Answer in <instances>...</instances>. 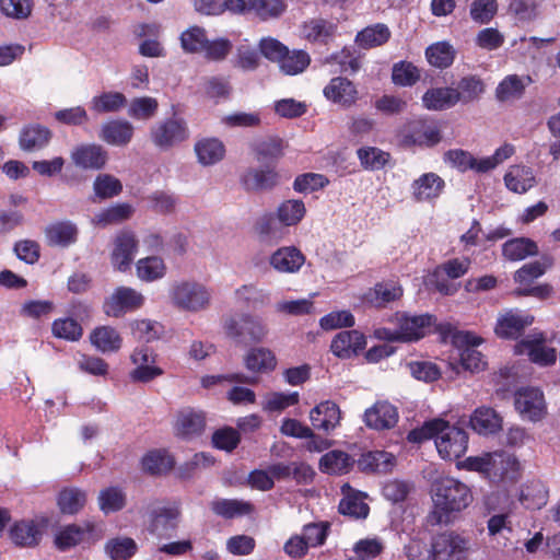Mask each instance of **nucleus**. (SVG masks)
Instances as JSON below:
<instances>
[{
	"label": "nucleus",
	"mask_w": 560,
	"mask_h": 560,
	"mask_svg": "<svg viewBox=\"0 0 560 560\" xmlns=\"http://www.w3.org/2000/svg\"><path fill=\"white\" fill-rule=\"evenodd\" d=\"M429 481L432 509L428 513L427 522L432 526H448L460 520L463 512L474 502L471 488L464 481L443 474Z\"/></svg>",
	"instance_id": "nucleus-1"
},
{
	"label": "nucleus",
	"mask_w": 560,
	"mask_h": 560,
	"mask_svg": "<svg viewBox=\"0 0 560 560\" xmlns=\"http://www.w3.org/2000/svg\"><path fill=\"white\" fill-rule=\"evenodd\" d=\"M434 438L439 455L446 460L460 458L468 447V434L458 427L450 425L443 419H433L422 423V440Z\"/></svg>",
	"instance_id": "nucleus-2"
},
{
	"label": "nucleus",
	"mask_w": 560,
	"mask_h": 560,
	"mask_svg": "<svg viewBox=\"0 0 560 560\" xmlns=\"http://www.w3.org/2000/svg\"><path fill=\"white\" fill-rule=\"evenodd\" d=\"M171 304L184 312L198 313L208 308L211 302L209 289L200 282L180 280L168 290Z\"/></svg>",
	"instance_id": "nucleus-3"
},
{
	"label": "nucleus",
	"mask_w": 560,
	"mask_h": 560,
	"mask_svg": "<svg viewBox=\"0 0 560 560\" xmlns=\"http://www.w3.org/2000/svg\"><path fill=\"white\" fill-rule=\"evenodd\" d=\"M470 540L454 532L446 530L432 538L428 560H468Z\"/></svg>",
	"instance_id": "nucleus-4"
},
{
	"label": "nucleus",
	"mask_w": 560,
	"mask_h": 560,
	"mask_svg": "<svg viewBox=\"0 0 560 560\" xmlns=\"http://www.w3.org/2000/svg\"><path fill=\"white\" fill-rule=\"evenodd\" d=\"M149 532L160 538H171L180 520V510L175 503L153 501L148 504Z\"/></svg>",
	"instance_id": "nucleus-5"
},
{
	"label": "nucleus",
	"mask_w": 560,
	"mask_h": 560,
	"mask_svg": "<svg viewBox=\"0 0 560 560\" xmlns=\"http://www.w3.org/2000/svg\"><path fill=\"white\" fill-rule=\"evenodd\" d=\"M224 330L231 338L249 342H261L269 332L265 320L259 316L250 314L226 318L224 320Z\"/></svg>",
	"instance_id": "nucleus-6"
},
{
	"label": "nucleus",
	"mask_w": 560,
	"mask_h": 560,
	"mask_svg": "<svg viewBox=\"0 0 560 560\" xmlns=\"http://www.w3.org/2000/svg\"><path fill=\"white\" fill-rule=\"evenodd\" d=\"M306 212L302 200L289 199L281 202L275 214L266 215L259 222V232L261 234L273 235L276 220L282 226H294L302 221Z\"/></svg>",
	"instance_id": "nucleus-7"
},
{
	"label": "nucleus",
	"mask_w": 560,
	"mask_h": 560,
	"mask_svg": "<svg viewBox=\"0 0 560 560\" xmlns=\"http://www.w3.org/2000/svg\"><path fill=\"white\" fill-rule=\"evenodd\" d=\"M189 136L186 122L180 118H168L158 122L150 130L153 144L161 150H168L185 141Z\"/></svg>",
	"instance_id": "nucleus-8"
},
{
	"label": "nucleus",
	"mask_w": 560,
	"mask_h": 560,
	"mask_svg": "<svg viewBox=\"0 0 560 560\" xmlns=\"http://www.w3.org/2000/svg\"><path fill=\"white\" fill-rule=\"evenodd\" d=\"M452 341L459 349V362L463 369L470 372L485 369L483 355L476 349L482 342V338L470 331L458 330L453 334Z\"/></svg>",
	"instance_id": "nucleus-9"
},
{
	"label": "nucleus",
	"mask_w": 560,
	"mask_h": 560,
	"mask_svg": "<svg viewBox=\"0 0 560 560\" xmlns=\"http://www.w3.org/2000/svg\"><path fill=\"white\" fill-rule=\"evenodd\" d=\"M514 406L521 417L530 422H538L547 415L544 393L537 387H523L515 393Z\"/></svg>",
	"instance_id": "nucleus-10"
},
{
	"label": "nucleus",
	"mask_w": 560,
	"mask_h": 560,
	"mask_svg": "<svg viewBox=\"0 0 560 560\" xmlns=\"http://www.w3.org/2000/svg\"><path fill=\"white\" fill-rule=\"evenodd\" d=\"M144 295L131 287H118L104 302V312L112 317H120L144 305Z\"/></svg>",
	"instance_id": "nucleus-11"
},
{
	"label": "nucleus",
	"mask_w": 560,
	"mask_h": 560,
	"mask_svg": "<svg viewBox=\"0 0 560 560\" xmlns=\"http://www.w3.org/2000/svg\"><path fill=\"white\" fill-rule=\"evenodd\" d=\"M231 12L252 14L261 21L278 19L287 9L284 0H228Z\"/></svg>",
	"instance_id": "nucleus-12"
},
{
	"label": "nucleus",
	"mask_w": 560,
	"mask_h": 560,
	"mask_svg": "<svg viewBox=\"0 0 560 560\" xmlns=\"http://www.w3.org/2000/svg\"><path fill=\"white\" fill-rule=\"evenodd\" d=\"M138 248L139 241L135 232L130 230L119 231L114 237L110 253V262L114 269L119 272H127L138 253Z\"/></svg>",
	"instance_id": "nucleus-13"
},
{
	"label": "nucleus",
	"mask_w": 560,
	"mask_h": 560,
	"mask_svg": "<svg viewBox=\"0 0 560 560\" xmlns=\"http://www.w3.org/2000/svg\"><path fill=\"white\" fill-rule=\"evenodd\" d=\"M515 350L541 366L553 364L557 360L556 349L545 345V336L541 332L528 335L515 346Z\"/></svg>",
	"instance_id": "nucleus-14"
},
{
	"label": "nucleus",
	"mask_w": 560,
	"mask_h": 560,
	"mask_svg": "<svg viewBox=\"0 0 560 560\" xmlns=\"http://www.w3.org/2000/svg\"><path fill=\"white\" fill-rule=\"evenodd\" d=\"M399 419L398 409L387 400H378L363 415L364 424L375 431L393 429Z\"/></svg>",
	"instance_id": "nucleus-15"
},
{
	"label": "nucleus",
	"mask_w": 560,
	"mask_h": 560,
	"mask_svg": "<svg viewBox=\"0 0 560 560\" xmlns=\"http://www.w3.org/2000/svg\"><path fill=\"white\" fill-rule=\"evenodd\" d=\"M323 93L328 101L343 108H350L359 100L355 84L345 77L332 78L324 88Z\"/></svg>",
	"instance_id": "nucleus-16"
},
{
	"label": "nucleus",
	"mask_w": 560,
	"mask_h": 560,
	"mask_svg": "<svg viewBox=\"0 0 560 560\" xmlns=\"http://www.w3.org/2000/svg\"><path fill=\"white\" fill-rule=\"evenodd\" d=\"M521 464L517 458L505 452H493L489 478L492 482L515 481L520 476Z\"/></svg>",
	"instance_id": "nucleus-17"
},
{
	"label": "nucleus",
	"mask_w": 560,
	"mask_h": 560,
	"mask_svg": "<svg viewBox=\"0 0 560 560\" xmlns=\"http://www.w3.org/2000/svg\"><path fill=\"white\" fill-rule=\"evenodd\" d=\"M310 420L314 429L328 434L339 427L341 410L336 402L325 400L310 411Z\"/></svg>",
	"instance_id": "nucleus-18"
},
{
	"label": "nucleus",
	"mask_w": 560,
	"mask_h": 560,
	"mask_svg": "<svg viewBox=\"0 0 560 560\" xmlns=\"http://www.w3.org/2000/svg\"><path fill=\"white\" fill-rule=\"evenodd\" d=\"M71 160L80 168L101 170L107 162V152L100 144H81L72 150Z\"/></svg>",
	"instance_id": "nucleus-19"
},
{
	"label": "nucleus",
	"mask_w": 560,
	"mask_h": 560,
	"mask_svg": "<svg viewBox=\"0 0 560 560\" xmlns=\"http://www.w3.org/2000/svg\"><path fill=\"white\" fill-rule=\"evenodd\" d=\"M365 345V337L362 332L358 330H342L332 339L330 349L338 358L348 359L362 351Z\"/></svg>",
	"instance_id": "nucleus-20"
},
{
	"label": "nucleus",
	"mask_w": 560,
	"mask_h": 560,
	"mask_svg": "<svg viewBox=\"0 0 560 560\" xmlns=\"http://www.w3.org/2000/svg\"><path fill=\"white\" fill-rule=\"evenodd\" d=\"M135 128L125 119H113L101 126L98 138L107 144L126 147L133 137Z\"/></svg>",
	"instance_id": "nucleus-21"
},
{
	"label": "nucleus",
	"mask_w": 560,
	"mask_h": 560,
	"mask_svg": "<svg viewBox=\"0 0 560 560\" xmlns=\"http://www.w3.org/2000/svg\"><path fill=\"white\" fill-rule=\"evenodd\" d=\"M534 317L518 312L509 311L498 317L494 331L498 337L515 339L532 325Z\"/></svg>",
	"instance_id": "nucleus-22"
},
{
	"label": "nucleus",
	"mask_w": 560,
	"mask_h": 560,
	"mask_svg": "<svg viewBox=\"0 0 560 560\" xmlns=\"http://www.w3.org/2000/svg\"><path fill=\"white\" fill-rule=\"evenodd\" d=\"M342 499L339 502V512L353 518H365L370 508L364 502V493L354 490L349 483L341 487Z\"/></svg>",
	"instance_id": "nucleus-23"
},
{
	"label": "nucleus",
	"mask_w": 560,
	"mask_h": 560,
	"mask_svg": "<svg viewBox=\"0 0 560 560\" xmlns=\"http://www.w3.org/2000/svg\"><path fill=\"white\" fill-rule=\"evenodd\" d=\"M305 261L304 255L294 246L277 249L269 258L270 266L278 272L294 273Z\"/></svg>",
	"instance_id": "nucleus-24"
},
{
	"label": "nucleus",
	"mask_w": 560,
	"mask_h": 560,
	"mask_svg": "<svg viewBox=\"0 0 560 560\" xmlns=\"http://www.w3.org/2000/svg\"><path fill=\"white\" fill-rule=\"evenodd\" d=\"M502 417L490 407H479L470 416V428L480 435H490L502 429Z\"/></svg>",
	"instance_id": "nucleus-25"
},
{
	"label": "nucleus",
	"mask_w": 560,
	"mask_h": 560,
	"mask_svg": "<svg viewBox=\"0 0 560 560\" xmlns=\"http://www.w3.org/2000/svg\"><path fill=\"white\" fill-rule=\"evenodd\" d=\"M549 491L546 485L538 479L526 481L520 493L521 503L529 510H539L548 502Z\"/></svg>",
	"instance_id": "nucleus-26"
},
{
	"label": "nucleus",
	"mask_w": 560,
	"mask_h": 560,
	"mask_svg": "<svg viewBox=\"0 0 560 560\" xmlns=\"http://www.w3.org/2000/svg\"><path fill=\"white\" fill-rule=\"evenodd\" d=\"M133 214V208L127 202L115 203L108 208H105L93 215L91 222L93 225L98 228H107L122 223L131 218Z\"/></svg>",
	"instance_id": "nucleus-27"
},
{
	"label": "nucleus",
	"mask_w": 560,
	"mask_h": 560,
	"mask_svg": "<svg viewBox=\"0 0 560 560\" xmlns=\"http://www.w3.org/2000/svg\"><path fill=\"white\" fill-rule=\"evenodd\" d=\"M205 428V417L201 412L190 409L178 412L174 430L177 436L190 439L202 432Z\"/></svg>",
	"instance_id": "nucleus-28"
},
{
	"label": "nucleus",
	"mask_w": 560,
	"mask_h": 560,
	"mask_svg": "<svg viewBox=\"0 0 560 560\" xmlns=\"http://www.w3.org/2000/svg\"><path fill=\"white\" fill-rule=\"evenodd\" d=\"M458 103V94L454 88H432L422 95V104L431 110H444Z\"/></svg>",
	"instance_id": "nucleus-29"
},
{
	"label": "nucleus",
	"mask_w": 560,
	"mask_h": 560,
	"mask_svg": "<svg viewBox=\"0 0 560 560\" xmlns=\"http://www.w3.org/2000/svg\"><path fill=\"white\" fill-rule=\"evenodd\" d=\"M358 464L362 471L387 474L390 472L396 465V458L392 453L374 451L362 454Z\"/></svg>",
	"instance_id": "nucleus-30"
},
{
	"label": "nucleus",
	"mask_w": 560,
	"mask_h": 560,
	"mask_svg": "<svg viewBox=\"0 0 560 560\" xmlns=\"http://www.w3.org/2000/svg\"><path fill=\"white\" fill-rule=\"evenodd\" d=\"M90 341L103 353L117 352L122 346L121 336L110 326L96 327L90 335Z\"/></svg>",
	"instance_id": "nucleus-31"
},
{
	"label": "nucleus",
	"mask_w": 560,
	"mask_h": 560,
	"mask_svg": "<svg viewBox=\"0 0 560 560\" xmlns=\"http://www.w3.org/2000/svg\"><path fill=\"white\" fill-rule=\"evenodd\" d=\"M504 183L509 190L517 194H524L534 187L536 180L530 167L513 165L504 175Z\"/></svg>",
	"instance_id": "nucleus-32"
},
{
	"label": "nucleus",
	"mask_w": 560,
	"mask_h": 560,
	"mask_svg": "<svg viewBox=\"0 0 560 560\" xmlns=\"http://www.w3.org/2000/svg\"><path fill=\"white\" fill-rule=\"evenodd\" d=\"M247 190H268L278 184V174L273 168H249L242 176Z\"/></svg>",
	"instance_id": "nucleus-33"
},
{
	"label": "nucleus",
	"mask_w": 560,
	"mask_h": 560,
	"mask_svg": "<svg viewBox=\"0 0 560 560\" xmlns=\"http://www.w3.org/2000/svg\"><path fill=\"white\" fill-rule=\"evenodd\" d=\"M246 369L255 373H267L275 370L277 359L275 353L267 348H252L244 357Z\"/></svg>",
	"instance_id": "nucleus-34"
},
{
	"label": "nucleus",
	"mask_w": 560,
	"mask_h": 560,
	"mask_svg": "<svg viewBox=\"0 0 560 560\" xmlns=\"http://www.w3.org/2000/svg\"><path fill=\"white\" fill-rule=\"evenodd\" d=\"M402 295V289L394 281L381 282L375 284L365 293L366 303L375 307H383L387 303L398 300Z\"/></svg>",
	"instance_id": "nucleus-35"
},
{
	"label": "nucleus",
	"mask_w": 560,
	"mask_h": 560,
	"mask_svg": "<svg viewBox=\"0 0 560 560\" xmlns=\"http://www.w3.org/2000/svg\"><path fill=\"white\" fill-rule=\"evenodd\" d=\"M167 267L163 258L148 256L136 262V275L143 282H154L165 277Z\"/></svg>",
	"instance_id": "nucleus-36"
},
{
	"label": "nucleus",
	"mask_w": 560,
	"mask_h": 560,
	"mask_svg": "<svg viewBox=\"0 0 560 560\" xmlns=\"http://www.w3.org/2000/svg\"><path fill=\"white\" fill-rule=\"evenodd\" d=\"M198 162L205 166L220 162L225 154L224 144L215 138H205L195 144Z\"/></svg>",
	"instance_id": "nucleus-37"
},
{
	"label": "nucleus",
	"mask_w": 560,
	"mask_h": 560,
	"mask_svg": "<svg viewBox=\"0 0 560 560\" xmlns=\"http://www.w3.org/2000/svg\"><path fill=\"white\" fill-rule=\"evenodd\" d=\"M212 512L224 518H234L250 514L254 510L252 503L237 499H217L210 503Z\"/></svg>",
	"instance_id": "nucleus-38"
},
{
	"label": "nucleus",
	"mask_w": 560,
	"mask_h": 560,
	"mask_svg": "<svg viewBox=\"0 0 560 560\" xmlns=\"http://www.w3.org/2000/svg\"><path fill=\"white\" fill-rule=\"evenodd\" d=\"M42 537L38 526L33 521H21L10 529L11 540L21 547H34Z\"/></svg>",
	"instance_id": "nucleus-39"
},
{
	"label": "nucleus",
	"mask_w": 560,
	"mask_h": 560,
	"mask_svg": "<svg viewBox=\"0 0 560 560\" xmlns=\"http://www.w3.org/2000/svg\"><path fill=\"white\" fill-rule=\"evenodd\" d=\"M354 460L343 451L334 450L322 456L319 468L322 471L331 475L347 474L353 466Z\"/></svg>",
	"instance_id": "nucleus-40"
},
{
	"label": "nucleus",
	"mask_w": 560,
	"mask_h": 560,
	"mask_svg": "<svg viewBox=\"0 0 560 560\" xmlns=\"http://www.w3.org/2000/svg\"><path fill=\"white\" fill-rule=\"evenodd\" d=\"M337 31V25L324 19H313L303 24L304 37L314 43H327Z\"/></svg>",
	"instance_id": "nucleus-41"
},
{
	"label": "nucleus",
	"mask_w": 560,
	"mask_h": 560,
	"mask_svg": "<svg viewBox=\"0 0 560 560\" xmlns=\"http://www.w3.org/2000/svg\"><path fill=\"white\" fill-rule=\"evenodd\" d=\"M525 88L526 83L517 74L506 75L495 89V98L500 103H512L523 96Z\"/></svg>",
	"instance_id": "nucleus-42"
},
{
	"label": "nucleus",
	"mask_w": 560,
	"mask_h": 560,
	"mask_svg": "<svg viewBox=\"0 0 560 560\" xmlns=\"http://www.w3.org/2000/svg\"><path fill=\"white\" fill-rule=\"evenodd\" d=\"M77 235L78 229L71 222H58L46 229V238L51 246L67 247L75 242Z\"/></svg>",
	"instance_id": "nucleus-43"
},
{
	"label": "nucleus",
	"mask_w": 560,
	"mask_h": 560,
	"mask_svg": "<svg viewBox=\"0 0 560 560\" xmlns=\"http://www.w3.org/2000/svg\"><path fill=\"white\" fill-rule=\"evenodd\" d=\"M389 37V28L385 24L377 23L359 32L355 36V43L364 49H370L387 43Z\"/></svg>",
	"instance_id": "nucleus-44"
},
{
	"label": "nucleus",
	"mask_w": 560,
	"mask_h": 560,
	"mask_svg": "<svg viewBox=\"0 0 560 560\" xmlns=\"http://www.w3.org/2000/svg\"><path fill=\"white\" fill-rule=\"evenodd\" d=\"M456 50L448 42H438L425 49L428 62L440 69L448 68L455 59Z\"/></svg>",
	"instance_id": "nucleus-45"
},
{
	"label": "nucleus",
	"mask_w": 560,
	"mask_h": 560,
	"mask_svg": "<svg viewBox=\"0 0 560 560\" xmlns=\"http://www.w3.org/2000/svg\"><path fill=\"white\" fill-rule=\"evenodd\" d=\"M58 506L63 514H75L86 503V493L78 488H66L58 494Z\"/></svg>",
	"instance_id": "nucleus-46"
},
{
	"label": "nucleus",
	"mask_w": 560,
	"mask_h": 560,
	"mask_svg": "<svg viewBox=\"0 0 560 560\" xmlns=\"http://www.w3.org/2000/svg\"><path fill=\"white\" fill-rule=\"evenodd\" d=\"M455 91L458 94V103L468 104L477 101L485 93V83L477 75H467L458 81Z\"/></svg>",
	"instance_id": "nucleus-47"
},
{
	"label": "nucleus",
	"mask_w": 560,
	"mask_h": 560,
	"mask_svg": "<svg viewBox=\"0 0 560 560\" xmlns=\"http://www.w3.org/2000/svg\"><path fill=\"white\" fill-rule=\"evenodd\" d=\"M311 62L308 54L304 50L285 51L278 62L280 70L288 75H296L302 73Z\"/></svg>",
	"instance_id": "nucleus-48"
},
{
	"label": "nucleus",
	"mask_w": 560,
	"mask_h": 560,
	"mask_svg": "<svg viewBox=\"0 0 560 560\" xmlns=\"http://www.w3.org/2000/svg\"><path fill=\"white\" fill-rule=\"evenodd\" d=\"M50 140V131L42 126H30L20 136L23 150L35 151L44 148Z\"/></svg>",
	"instance_id": "nucleus-49"
},
{
	"label": "nucleus",
	"mask_w": 560,
	"mask_h": 560,
	"mask_svg": "<svg viewBox=\"0 0 560 560\" xmlns=\"http://www.w3.org/2000/svg\"><path fill=\"white\" fill-rule=\"evenodd\" d=\"M126 96L120 92H104L91 101V109L96 113H115L125 107Z\"/></svg>",
	"instance_id": "nucleus-50"
},
{
	"label": "nucleus",
	"mask_w": 560,
	"mask_h": 560,
	"mask_svg": "<svg viewBox=\"0 0 560 560\" xmlns=\"http://www.w3.org/2000/svg\"><path fill=\"white\" fill-rule=\"evenodd\" d=\"M502 253L510 260H522L529 255H535L537 245L528 238H514L503 244Z\"/></svg>",
	"instance_id": "nucleus-51"
},
{
	"label": "nucleus",
	"mask_w": 560,
	"mask_h": 560,
	"mask_svg": "<svg viewBox=\"0 0 560 560\" xmlns=\"http://www.w3.org/2000/svg\"><path fill=\"white\" fill-rule=\"evenodd\" d=\"M137 550V542L129 537L113 538L105 545V551L112 560H128Z\"/></svg>",
	"instance_id": "nucleus-52"
},
{
	"label": "nucleus",
	"mask_w": 560,
	"mask_h": 560,
	"mask_svg": "<svg viewBox=\"0 0 560 560\" xmlns=\"http://www.w3.org/2000/svg\"><path fill=\"white\" fill-rule=\"evenodd\" d=\"M92 529L91 524H86L84 527L74 524L66 526L57 534L55 544L60 550L69 549L81 542L84 535Z\"/></svg>",
	"instance_id": "nucleus-53"
},
{
	"label": "nucleus",
	"mask_w": 560,
	"mask_h": 560,
	"mask_svg": "<svg viewBox=\"0 0 560 560\" xmlns=\"http://www.w3.org/2000/svg\"><path fill=\"white\" fill-rule=\"evenodd\" d=\"M98 505L105 514L120 511L126 505V493L118 487H108L100 492Z\"/></svg>",
	"instance_id": "nucleus-54"
},
{
	"label": "nucleus",
	"mask_w": 560,
	"mask_h": 560,
	"mask_svg": "<svg viewBox=\"0 0 560 560\" xmlns=\"http://www.w3.org/2000/svg\"><path fill=\"white\" fill-rule=\"evenodd\" d=\"M255 152L258 162L277 161L283 155V141L277 137H269L256 143Z\"/></svg>",
	"instance_id": "nucleus-55"
},
{
	"label": "nucleus",
	"mask_w": 560,
	"mask_h": 560,
	"mask_svg": "<svg viewBox=\"0 0 560 560\" xmlns=\"http://www.w3.org/2000/svg\"><path fill=\"white\" fill-rule=\"evenodd\" d=\"M93 190L97 198L109 199L121 192L122 184L110 174H100L93 183Z\"/></svg>",
	"instance_id": "nucleus-56"
},
{
	"label": "nucleus",
	"mask_w": 560,
	"mask_h": 560,
	"mask_svg": "<svg viewBox=\"0 0 560 560\" xmlns=\"http://www.w3.org/2000/svg\"><path fill=\"white\" fill-rule=\"evenodd\" d=\"M174 465L172 456L165 451L149 452L142 458V467L145 471L156 475L170 470Z\"/></svg>",
	"instance_id": "nucleus-57"
},
{
	"label": "nucleus",
	"mask_w": 560,
	"mask_h": 560,
	"mask_svg": "<svg viewBox=\"0 0 560 560\" xmlns=\"http://www.w3.org/2000/svg\"><path fill=\"white\" fill-rule=\"evenodd\" d=\"M159 103L154 97L142 96L133 98L128 108V115L138 120H148L158 112Z\"/></svg>",
	"instance_id": "nucleus-58"
},
{
	"label": "nucleus",
	"mask_w": 560,
	"mask_h": 560,
	"mask_svg": "<svg viewBox=\"0 0 560 560\" xmlns=\"http://www.w3.org/2000/svg\"><path fill=\"white\" fill-rule=\"evenodd\" d=\"M131 334L138 340L151 342L158 339L162 332V326L151 319H136L129 324Z\"/></svg>",
	"instance_id": "nucleus-59"
},
{
	"label": "nucleus",
	"mask_w": 560,
	"mask_h": 560,
	"mask_svg": "<svg viewBox=\"0 0 560 560\" xmlns=\"http://www.w3.org/2000/svg\"><path fill=\"white\" fill-rule=\"evenodd\" d=\"M51 330L56 338L68 341H78L83 334L81 325L73 318H58L54 320Z\"/></svg>",
	"instance_id": "nucleus-60"
},
{
	"label": "nucleus",
	"mask_w": 560,
	"mask_h": 560,
	"mask_svg": "<svg viewBox=\"0 0 560 560\" xmlns=\"http://www.w3.org/2000/svg\"><path fill=\"white\" fill-rule=\"evenodd\" d=\"M206 31L199 26H192L180 35V44L186 52H201L207 45Z\"/></svg>",
	"instance_id": "nucleus-61"
},
{
	"label": "nucleus",
	"mask_w": 560,
	"mask_h": 560,
	"mask_svg": "<svg viewBox=\"0 0 560 560\" xmlns=\"http://www.w3.org/2000/svg\"><path fill=\"white\" fill-rule=\"evenodd\" d=\"M299 393L293 392L290 394L285 393H269L265 396L262 401V409L270 412H279L290 406H294L299 402Z\"/></svg>",
	"instance_id": "nucleus-62"
},
{
	"label": "nucleus",
	"mask_w": 560,
	"mask_h": 560,
	"mask_svg": "<svg viewBox=\"0 0 560 560\" xmlns=\"http://www.w3.org/2000/svg\"><path fill=\"white\" fill-rule=\"evenodd\" d=\"M235 294L253 307H262L270 303V292L253 284L242 285L235 291Z\"/></svg>",
	"instance_id": "nucleus-63"
},
{
	"label": "nucleus",
	"mask_w": 560,
	"mask_h": 560,
	"mask_svg": "<svg viewBox=\"0 0 560 560\" xmlns=\"http://www.w3.org/2000/svg\"><path fill=\"white\" fill-rule=\"evenodd\" d=\"M418 68L409 61H400L394 65L392 79L396 85L409 86L419 79Z\"/></svg>",
	"instance_id": "nucleus-64"
}]
</instances>
